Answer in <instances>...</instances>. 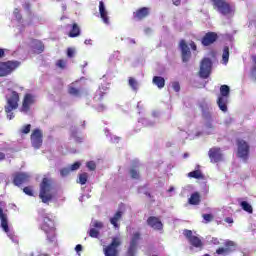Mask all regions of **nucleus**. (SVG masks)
Here are the masks:
<instances>
[{
  "mask_svg": "<svg viewBox=\"0 0 256 256\" xmlns=\"http://www.w3.org/2000/svg\"><path fill=\"white\" fill-rule=\"evenodd\" d=\"M40 229L44 231L49 243H53L57 240V228L55 227V220L51 214H44L42 216Z\"/></svg>",
  "mask_w": 256,
  "mask_h": 256,
  "instance_id": "f257e3e1",
  "label": "nucleus"
},
{
  "mask_svg": "<svg viewBox=\"0 0 256 256\" xmlns=\"http://www.w3.org/2000/svg\"><path fill=\"white\" fill-rule=\"evenodd\" d=\"M8 91L10 94L6 96V105L4 106V111L7 114V118L11 120L15 118L13 111H15V109H19V101H21V96L12 88H8Z\"/></svg>",
  "mask_w": 256,
  "mask_h": 256,
  "instance_id": "f03ea898",
  "label": "nucleus"
},
{
  "mask_svg": "<svg viewBox=\"0 0 256 256\" xmlns=\"http://www.w3.org/2000/svg\"><path fill=\"white\" fill-rule=\"evenodd\" d=\"M53 180L49 178H43L40 183L39 198L42 203L49 204L55 198V193L53 192Z\"/></svg>",
  "mask_w": 256,
  "mask_h": 256,
  "instance_id": "7ed1b4c3",
  "label": "nucleus"
},
{
  "mask_svg": "<svg viewBox=\"0 0 256 256\" xmlns=\"http://www.w3.org/2000/svg\"><path fill=\"white\" fill-rule=\"evenodd\" d=\"M5 211V202L0 201V227L3 229L4 233L13 241V243H16V245H19V238L17 235H15V232L11 231L9 229V219L7 217V213H4Z\"/></svg>",
  "mask_w": 256,
  "mask_h": 256,
  "instance_id": "20e7f679",
  "label": "nucleus"
},
{
  "mask_svg": "<svg viewBox=\"0 0 256 256\" xmlns=\"http://www.w3.org/2000/svg\"><path fill=\"white\" fill-rule=\"evenodd\" d=\"M231 93V88L228 85L220 86V96L217 99V105L220 111L227 113V103H229V95Z\"/></svg>",
  "mask_w": 256,
  "mask_h": 256,
  "instance_id": "39448f33",
  "label": "nucleus"
},
{
  "mask_svg": "<svg viewBox=\"0 0 256 256\" xmlns=\"http://www.w3.org/2000/svg\"><path fill=\"white\" fill-rule=\"evenodd\" d=\"M123 245V240L120 236H115L109 245L104 246L103 253L105 256H119V247Z\"/></svg>",
  "mask_w": 256,
  "mask_h": 256,
  "instance_id": "423d86ee",
  "label": "nucleus"
},
{
  "mask_svg": "<svg viewBox=\"0 0 256 256\" xmlns=\"http://www.w3.org/2000/svg\"><path fill=\"white\" fill-rule=\"evenodd\" d=\"M21 65V62L17 60H8L6 62H0V77H7L11 75L17 67Z\"/></svg>",
  "mask_w": 256,
  "mask_h": 256,
  "instance_id": "0eeeda50",
  "label": "nucleus"
},
{
  "mask_svg": "<svg viewBox=\"0 0 256 256\" xmlns=\"http://www.w3.org/2000/svg\"><path fill=\"white\" fill-rule=\"evenodd\" d=\"M236 145H237V157L247 162V160L249 159V153L251 149V147L249 146V143H247V141L243 139H237Z\"/></svg>",
  "mask_w": 256,
  "mask_h": 256,
  "instance_id": "6e6552de",
  "label": "nucleus"
},
{
  "mask_svg": "<svg viewBox=\"0 0 256 256\" xmlns=\"http://www.w3.org/2000/svg\"><path fill=\"white\" fill-rule=\"evenodd\" d=\"M213 3V8L218 11L221 15H231L233 13V8L231 4L226 0H211Z\"/></svg>",
  "mask_w": 256,
  "mask_h": 256,
  "instance_id": "1a4fd4ad",
  "label": "nucleus"
},
{
  "mask_svg": "<svg viewBox=\"0 0 256 256\" xmlns=\"http://www.w3.org/2000/svg\"><path fill=\"white\" fill-rule=\"evenodd\" d=\"M30 141L34 149H41L43 145V131L39 128L34 129L30 135Z\"/></svg>",
  "mask_w": 256,
  "mask_h": 256,
  "instance_id": "9d476101",
  "label": "nucleus"
},
{
  "mask_svg": "<svg viewBox=\"0 0 256 256\" xmlns=\"http://www.w3.org/2000/svg\"><path fill=\"white\" fill-rule=\"evenodd\" d=\"M35 95L31 93H26L22 100V106L20 108L21 113H29L31 111V106L36 103Z\"/></svg>",
  "mask_w": 256,
  "mask_h": 256,
  "instance_id": "9b49d317",
  "label": "nucleus"
},
{
  "mask_svg": "<svg viewBox=\"0 0 256 256\" xmlns=\"http://www.w3.org/2000/svg\"><path fill=\"white\" fill-rule=\"evenodd\" d=\"M212 65L213 63L209 58H204L201 61L199 75L202 79H208L209 75H211Z\"/></svg>",
  "mask_w": 256,
  "mask_h": 256,
  "instance_id": "f8f14e48",
  "label": "nucleus"
},
{
  "mask_svg": "<svg viewBox=\"0 0 256 256\" xmlns=\"http://www.w3.org/2000/svg\"><path fill=\"white\" fill-rule=\"evenodd\" d=\"M183 235L192 247H195L196 249H201V247H203V241H201V238L193 236V231L185 229Z\"/></svg>",
  "mask_w": 256,
  "mask_h": 256,
  "instance_id": "ddd939ff",
  "label": "nucleus"
},
{
  "mask_svg": "<svg viewBox=\"0 0 256 256\" xmlns=\"http://www.w3.org/2000/svg\"><path fill=\"white\" fill-rule=\"evenodd\" d=\"M139 239H141V233L135 232L130 240L129 247L126 252L127 256H135V253H137V245H139Z\"/></svg>",
  "mask_w": 256,
  "mask_h": 256,
  "instance_id": "4468645a",
  "label": "nucleus"
},
{
  "mask_svg": "<svg viewBox=\"0 0 256 256\" xmlns=\"http://www.w3.org/2000/svg\"><path fill=\"white\" fill-rule=\"evenodd\" d=\"M235 249H237V244H235L231 240H227L224 243V247H219L216 250V253H217V255H231V253H233V251H235Z\"/></svg>",
  "mask_w": 256,
  "mask_h": 256,
  "instance_id": "2eb2a0df",
  "label": "nucleus"
},
{
  "mask_svg": "<svg viewBox=\"0 0 256 256\" xmlns=\"http://www.w3.org/2000/svg\"><path fill=\"white\" fill-rule=\"evenodd\" d=\"M179 49L181 51V59L183 63L189 62V59H191V49H189V45L185 39L180 40Z\"/></svg>",
  "mask_w": 256,
  "mask_h": 256,
  "instance_id": "dca6fc26",
  "label": "nucleus"
},
{
  "mask_svg": "<svg viewBox=\"0 0 256 256\" xmlns=\"http://www.w3.org/2000/svg\"><path fill=\"white\" fill-rule=\"evenodd\" d=\"M29 179H31V176L25 172H16L13 175V185L16 187H21V185H24V183H29Z\"/></svg>",
  "mask_w": 256,
  "mask_h": 256,
  "instance_id": "f3484780",
  "label": "nucleus"
},
{
  "mask_svg": "<svg viewBox=\"0 0 256 256\" xmlns=\"http://www.w3.org/2000/svg\"><path fill=\"white\" fill-rule=\"evenodd\" d=\"M208 156L212 163H219L223 161V153L219 147L210 148L208 151Z\"/></svg>",
  "mask_w": 256,
  "mask_h": 256,
  "instance_id": "a211bd4d",
  "label": "nucleus"
},
{
  "mask_svg": "<svg viewBox=\"0 0 256 256\" xmlns=\"http://www.w3.org/2000/svg\"><path fill=\"white\" fill-rule=\"evenodd\" d=\"M217 39H219V36L217 35V33L208 32L202 37L201 43L203 47H209V45H213V43H215Z\"/></svg>",
  "mask_w": 256,
  "mask_h": 256,
  "instance_id": "6ab92c4d",
  "label": "nucleus"
},
{
  "mask_svg": "<svg viewBox=\"0 0 256 256\" xmlns=\"http://www.w3.org/2000/svg\"><path fill=\"white\" fill-rule=\"evenodd\" d=\"M149 13V8H139L135 12H133V19H135V21H143V19H147V17H149Z\"/></svg>",
  "mask_w": 256,
  "mask_h": 256,
  "instance_id": "aec40b11",
  "label": "nucleus"
},
{
  "mask_svg": "<svg viewBox=\"0 0 256 256\" xmlns=\"http://www.w3.org/2000/svg\"><path fill=\"white\" fill-rule=\"evenodd\" d=\"M147 225H149V227L152 229H155V231H162L163 229V222H161V220L155 216L148 217Z\"/></svg>",
  "mask_w": 256,
  "mask_h": 256,
  "instance_id": "412c9836",
  "label": "nucleus"
},
{
  "mask_svg": "<svg viewBox=\"0 0 256 256\" xmlns=\"http://www.w3.org/2000/svg\"><path fill=\"white\" fill-rule=\"evenodd\" d=\"M99 13L103 23L109 25V16L107 15V10L105 9V3L103 1L99 2Z\"/></svg>",
  "mask_w": 256,
  "mask_h": 256,
  "instance_id": "4be33fe9",
  "label": "nucleus"
},
{
  "mask_svg": "<svg viewBox=\"0 0 256 256\" xmlns=\"http://www.w3.org/2000/svg\"><path fill=\"white\" fill-rule=\"evenodd\" d=\"M32 45H33L32 48L38 55H40V53H43V51H45V44H43L41 40L33 39Z\"/></svg>",
  "mask_w": 256,
  "mask_h": 256,
  "instance_id": "5701e85b",
  "label": "nucleus"
},
{
  "mask_svg": "<svg viewBox=\"0 0 256 256\" xmlns=\"http://www.w3.org/2000/svg\"><path fill=\"white\" fill-rule=\"evenodd\" d=\"M123 217V212L117 211L112 218H110V223L113 225L114 229H119V221Z\"/></svg>",
  "mask_w": 256,
  "mask_h": 256,
  "instance_id": "b1692460",
  "label": "nucleus"
},
{
  "mask_svg": "<svg viewBox=\"0 0 256 256\" xmlns=\"http://www.w3.org/2000/svg\"><path fill=\"white\" fill-rule=\"evenodd\" d=\"M188 203L190 205H199V203H201V195L199 194V192L192 193L190 198L188 199Z\"/></svg>",
  "mask_w": 256,
  "mask_h": 256,
  "instance_id": "393cba45",
  "label": "nucleus"
},
{
  "mask_svg": "<svg viewBox=\"0 0 256 256\" xmlns=\"http://www.w3.org/2000/svg\"><path fill=\"white\" fill-rule=\"evenodd\" d=\"M68 35L72 38L79 37V35H81V28H79V25H77V23L72 24V28Z\"/></svg>",
  "mask_w": 256,
  "mask_h": 256,
  "instance_id": "a878e982",
  "label": "nucleus"
},
{
  "mask_svg": "<svg viewBox=\"0 0 256 256\" xmlns=\"http://www.w3.org/2000/svg\"><path fill=\"white\" fill-rule=\"evenodd\" d=\"M152 83L158 87V89H163L165 87V78L161 76H154Z\"/></svg>",
  "mask_w": 256,
  "mask_h": 256,
  "instance_id": "bb28decb",
  "label": "nucleus"
},
{
  "mask_svg": "<svg viewBox=\"0 0 256 256\" xmlns=\"http://www.w3.org/2000/svg\"><path fill=\"white\" fill-rule=\"evenodd\" d=\"M188 177L192 179H205V175L201 172V170H194L188 173Z\"/></svg>",
  "mask_w": 256,
  "mask_h": 256,
  "instance_id": "cd10ccee",
  "label": "nucleus"
},
{
  "mask_svg": "<svg viewBox=\"0 0 256 256\" xmlns=\"http://www.w3.org/2000/svg\"><path fill=\"white\" fill-rule=\"evenodd\" d=\"M128 85L131 87L132 91H139V82L133 77H129Z\"/></svg>",
  "mask_w": 256,
  "mask_h": 256,
  "instance_id": "c85d7f7f",
  "label": "nucleus"
},
{
  "mask_svg": "<svg viewBox=\"0 0 256 256\" xmlns=\"http://www.w3.org/2000/svg\"><path fill=\"white\" fill-rule=\"evenodd\" d=\"M240 207H242L243 211H246V213H253V206H251L247 201H242L240 203Z\"/></svg>",
  "mask_w": 256,
  "mask_h": 256,
  "instance_id": "c756f323",
  "label": "nucleus"
},
{
  "mask_svg": "<svg viewBox=\"0 0 256 256\" xmlns=\"http://www.w3.org/2000/svg\"><path fill=\"white\" fill-rule=\"evenodd\" d=\"M90 227H92V229H97L98 231H100V229H103L104 224L99 220H93L90 224Z\"/></svg>",
  "mask_w": 256,
  "mask_h": 256,
  "instance_id": "7c9ffc66",
  "label": "nucleus"
},
{
  "mask_svg": "<svg viewBox=\"0 0 256 256\" xmlns=\"http://www.w3.org/2000/svg\"><path fill=\"white\" fill-rule=\"evenodd\" d=\"M88 235L92 239H99L100 232L95 228H90V230L88 231Z\"/></svg>",
  "mask_w": 256,
  "mask_h": 256,
  "instance_id": "2f4dec72",
  "label": "nucleus"
},
{
  "mask_svg": "<svg viewBox=\"0 0 256 256\" xmlns=\"http://www.w3.org/2000/svg\"><path fill=\"white\" fill-rule=\"evenodd\" d=\"M222 59L224 63H229V46H225L223 49Z\"/></svg>",
  "mask_w": 256,
  "mask_h": 256,
  "instance_id": "473e14b6",
  "label": "nucleus"
},
{
  "mask_svg": "<svg viewBox=\"0 0 256 256\" xmlns=\"http://www.w3.org/2000/svg\"><path fill=\"white\" fill-rule=\"evenodd\" d=\"M88 179H89V174H87V172L79 174V183H80V185H85L87 183Z\"/></svg>",
  "mask_w": 256,
  "mask_h": 256,
  "instance_id": "72a5a7b5",
  "label": "nucleus"
},
{
  "mask_svg": "<svg viewBox=\"0 0 256 256\" xmlns=\"http://www.w3.org/2000/svg\"><path fill=\"white\" fill-rule=\"evenodd\" d=\"M69 95H74V97H79L81 95V91L73 86L68 88Z\"/></svg>",
  "mask_w": 256,
  "mask_h": 256,
  "instance_id": "f704fd0d",
  "label": "nucleus"
},
{
  "mask_svg": "<svg viewBox=\"0 0 256 256\" xmlns=\"http://www.w3.org/2000/svg\"><path fill=\"white\" fill-rule=\"evenodd\" d=\"M103 97H105V92H103V91H101V89H99V90L96 92V94H95V96H94V99H95L96 101H103Z\"/></svg>",
  "mask_w": 256,
  "mask_h": 256,
  "instance_id": "c9c22d12",
  "label": "nucleus"
},
{
  "mask_svg": "<svg viewBox=\"0 0 256 256\" xmlns=\"http://www.w3.org/2000/svg\"><path fill=\"white\" fill-rule=\"evenodd\" d=\"M130 175L132 179H141V175L135 168L130 169Z\"/></svg>",
  "mask_w": 256,
  "mask_h": 256,
  "instance_id": "e433bc0d",
  "label": "nucleus"
},
{
  "mask_svg": "<svg viewBox=\"0 0 256 256\" xmlns=\"http://www.w3.org/2000/svg\"><path fill=\"white\" fill-rule=\"evenodd\" d=\"M20 132L23 135H28V133H31V124H26L22 127V129L20 130Z\"/></svg>",
  "mask_w": 256,
  "mask_h": 256,
  "instance_id": "4c0bfd02",
  "label": "nucleus"
},
{
  "mask_svg": "<svg viewBox=\"0 0 256 256\" xmlns=\"http://www.w3.org/2000/svg\"><path fill=\"white\" fill-rule=\"evenodd\" d=\"M23 192L25 193V195H28L29 197H33V186L24 187Z\"/></svg>",
  "mask_w": 256,
  "mask_h": 256,
  "instance_id": "58836bf2",
  "label": "nucleus"
},
{
  "mask_svg": "<svg viewBox=\"0 0 256 256\" xmlns=\"http://www.w3.org/2000/svg\"><path fill=\"white\" fill-rule=\"evenodd\" d=\"M67 66V61L60 59L56 62V67H59V69H65Z\"/></svg>",
  "mask_w": 256,
  "mask_h": 256,
  "instance_id": "ea45409f",
  "label": "nucleus"
},
{
  "mask_svg": "<svg viewBox=\"0 0 256 256\" xmlns=\"http://www.w3.org/2000/svg\"><path fill=\"white\" fill-rule=\"evenodd\" d=\"M86 166L90 171H95V169H97V164L93 161L87 162Z\"/></svg>",
  "mask_w": 256,
  "mask_h": 256,
  "instance_id": "a19ab883",
  "label": "nucleus"
},
{
  "mask_svg": "<svg viewBox=\"0 0 256 256\" xmlns=\"http://www.w3.org/2000/svg\"><path fill=\"white\" fill-rule=\"evenodd\" d=\"M172 89L176 92L179 93L181 91V85L179 82H173L172 83Z\"/></svg>",
  "mask_w": 256,
  "mask_h": 256,
  "instance_id": "79ce46f5",
  "label": "nucleus"
},
{
  "mask_svg": "<svg viewBox=\"0 0 256 256\" xmlns=\"http://www.w3.org/2000/svg\"><path fill=\"white\" fill-rule=\"evenodd\" d=\"M69 173H71L70 168H62L60 170L61 177H67V175H69Z\"/></svg>",
  "mask_w": 256,
  "mask_h": 256,
  "instance_id": "37998d69",
  "label": "nucleus"
},
{
  "mask_svg": "<svg viewBox=\"0 0 256 256\" xmlns=\"http://www.w3.org/2000/svg\"><path fill=\"white\" fill-rule=\"evenodd\" d=\"M203 219L206 221V223H211L213 220V214H203Z\"/></svg>",
  "mask_w": 256,
  "mask_h": 256,
  "instance_id": "c03bdc74",
  "label": "nucleus"
},
{
  "mask_svg": "<svg viewBox=\"0 0 256 256\" xmlns=\"http://www.w3.org/2000/svg\"><path fill=\"white\" fill-rule=\"evenodd\" d=\"M81 167V162H75L70 166V171H77Z\"/></svg>",
  "mask_w": 256,
  "mask_h": 256,
  "instance_id": "a18cd8bd",
  "label": "nucleus"
},
{
  "mask_svg": "<svg viewBox=\"0 0 256 256\" xmlns=\"http://www.w3.org/2000/svg\"><path fill=\"white\" fill-rule=\"evenodd\" d=\"M67 57H69L70 59L75 57V50L73 48L67 49Z\"/></svg>",
  "mask_w": 256,
  "mask_h": 256,
  "instance_id": "49530a36",
  "label": "nucleus"
},
{
  "mask_svg": "<svg viewBox=\"0 0 256 256\" xmlns=\"http://www.w3.org/2000/svg\"><path fill=\"white\" fill-rule=\"evenodd\" d=\"M77 133H73L72 137H74L76 143H83V138L76 136Z\"/></svg>",
  "mask_w": 256,
  "mask_h": 256,
  "instance_id": "de8ad7c7",
  "label": "nucleus"
},
{
  "mask_svg": "<svg viewBox=\"0 0 256 256\" xmlns=\"http://www.w3.org/2000/svg\"><path fill=\"white\" fill-rule=\"evenodd\" d=\"M202 115L204 119H211V112L204 111Z\"/></svg>",
  "mask_w": 256,
  "mask_h": 256,
  "instance_id": "09e8293b",
  "label": "nucleus"
},
{
  "mask_svg": "<svg viewBox=\"0 0 256 256\" xmlns=\"http://www.w3.org/2000/svg\"><path fill=\"white\" fill-rule=\"evenodd\" d=\"M76 253H81L83 251V246L81 244H77L75 247Z\"/></svg>",
  "mask_w": 256,
  "mask_h": 256,
  "instance_id": "8fccbe9b",
  "label": "nucleus"
},
{
  "mask_svg": "<svg viewBox=\"0 0 256 256\" xmlns=\"http://www.w3.org/2000/svg\"><path fill=\"white\" fill-rule=\"evenodd\" d=\"M189 45H190L192 51H197V44H195V42L191 41L189 43Z\"/></svg>",
  "mask_w": 256,
  "mask_h": 256,
  "instance_id": "3c124183",
  "label": "nucleus"
},
{
  "mask_svg": "<svg viewBox=\"0 0 256 256\" xmlns=\"http://www.w3.org/2000/svg\"><path fill=\"white\" fill-rule=\"evenodd\" d=\"M252 61H253V63H254V66H253V68H252V71H256V56H252Z\"/></svg>",
  "mask_w": 256,
  "mask_h": 256,
  "instance_id": "603ef678",
  "label": "nucleus"
},
{
  "mask_svg": "<svg viewBox=\"0 0 256 256\" xmlns=\"http://www.w3.org/2000/svg\"><path fill=\"white\" fill-rule=\"evenodd\" d=\"M173 5H175L176 7H179V5H181V0H172Z\"/></svg>",
  "mask_w": 256,
  "mask_h": 256,
  "instance_id": "864d4df0",
  "label": "nucleus"
},
{
  "mask_svg": "<svg viewBox=\"0 0 256 256\" xmlns=\"http://www.w3.org/2000/svg\"><path fill=\"white\" fill-rule=\"evenodd\" d=\"M3 57H5V50L0 48V59H3Z\"/></svg>",
  "mask_w": 256,
  "mask_h": 256,
  "instance_id": "5fc2aeb1",
  "label": "nucleus"
},
{
  "mask_svg": "<svg viewBox=\"0 0 256 256\" xmlns=\"http://www.w3.org/2000/svg\"><path fill=\"white\" fill-rule=\"evenodd\" d=\"M225 223H233V218L231 217L225 218Z\"/></svg>",
  "mask_w": 256,
  "mask_h": 256,
  "instance_id": "6e6d98bb",
  "label": "nucleus"
},
{
  "mask_svg": "<svg viewBox=\"0 0 256 256\" xmlns=\"http://www.w3.org/2000/svg\"><path fill=\"white\" fill-rule=\"evenodd\" d=\"M0 161H5V153L0 152Z\"/></svg>",
  "mask_w": 256,
  "mask_h": 256,
  "instance_id": "4d7b16f0",
  "label": "nucleus"
},
{
  "mask_svg": "<svg viewBox=\"0 0 256 256\" xmlns=\"http://www.w3.org/2000/svg\"><path fill=\"white\" fill-rule=\"evenodd\" d=\"M15 17H16V19H18L19 21H20V19H22V16H21V14H20V13L15 14Z\"/></svg>",
  "mask_w": 256,
  "mask_h": 256,
  "instance_id": "13d9d810",
  "label": "nucleus"
},
{
  "mask_svg": "<svg viewBox=\"0 0 256 256\" xmlns=\"http://www.w3.org/2000/svg\"><path fill=\"white\" fill-rule=\"evenodd\" d=\"M144 195H146V197H149V199H151V197H153V196L151 195V193H149V192H145Z\"/></svg>",
  "mask_w": 256,
  "mask_h": 256,
  "instance_id": "bf43d9fd",
  "label": "nucleus"
},
{
  "mask_svg": "<svg viewBox=\"0 0 256 256\" xmlns=\"http://www.w3.org/2000/svg\"><path fill=\"white\" fill-rule=\"evenodd\" d=\"M85 45H91V39H89V40H85Z\"/></svg>",
  "mask_w": 256,
  "mask_h": 256,
  "instance_id": "052dcab7",
  "label": "nucleus"
},
{
  "mask_svg": "<svg viewBox=\"0 0 256 256\" xmlns=\"http://www.w3.org/2000/svg\"><path fill=\"white\" fill-rule=\"evenodd\" d=\"M14 14H15V15H19V9L16 8V9L14 10Z\"/></svg>",
  "mask_w": 256,
  "mask_h": 256,
  "instance_id": "680f3d73",
  "label": "nucleus"
},
{
  "mask_svg": "<svg viewBox=\"0 0 256 256\" xmlns=\"http://www.w3.org/2000/svg\"><path fill=\"white\" fill-rule=\"evenodd\" d=\"M25 9H31V5L30 4H26Z\"/></svg>",
  "mask_w": 256,
  "mask_h": 256,
  "instance_id": "e2e57ef3",
  "label": "nucleus"
},
{
  "mask_svg": "<svg viewBox=\"0 0 256 256\" xmlns=\"http://www.w3.org/2000/svg\"><path fill=\"white\" fill-rule=\"evenodd\" d=\"M99 111H103L105 109V107L103 105L100 106V108H98Z\"/></svg>",
  "mask_w": 256,
  "mask_h": 256,
  "instance_id": "0e129e2a",
  "label": "nucleus"
},
{
  "mask_svg": "<svg viewBox=\"0 0 256 256\" xmlns=\"http://www.w3.org/2000/svg\"><path fill=\"white\" fill-rule=\"evenodd\" d=\"M169 191H173V188H170Z\"/></svg>",
  "mask_w": 256,
  "mask_h": 256,
  "instance_id": "69168bd1",
  "label": "nucleus"
}]
</instances>
